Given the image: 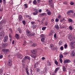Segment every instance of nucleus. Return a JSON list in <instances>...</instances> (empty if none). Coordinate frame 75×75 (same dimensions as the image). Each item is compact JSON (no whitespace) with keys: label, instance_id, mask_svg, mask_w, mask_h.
Here are the masks:
<instances>
[{"label":"nucleus","instance_id":"obj_1","mask_svg":"<svg viewBox=\"0 0 75 75\" xmlns=\"http://www.w3.org/2000/svg\"><path fill=\"white\" fill-rule=\"evenodd\" d=\"M2 51L5 54H8L10 52V50L7 49H3Z\"/></svg>","mask_w":75,"mask_h":75},{"label":"nucleus","instance_id":"obj_2","mask_svg":"<svg viewBox=\"0 0 75 75\" xmlns=\"http://www.w3.org/2000/svg\"><path fill=\"white\" fill-rule=\"evenodd\" d=\"M8 39V36H5L4 38L3 41L4 42H6L7 41Z\"/></svg>","mask_w":75,"mask_h":75},{"label":"nucleus","instance_id":"obj_3","mask_svg":"<svg viewBox=\"0 0 75 75\" xmlns=\"http://www.w3.org/2000/svg\"><path fill=\"white\" fill-rule=\"evenodd\" d=\"M50 48H51V49L52 50H55L56 49H57V47H54V45L52 44H51L50 45Z\"/></svg>","mask_w":75,"mask_h":75},{"label":"nucleus","instance_id":"obj_4","mask_svg":"<svg viewBox=\"0 0 75 75\" xmlns=\"http://www.w3.org/2000/svg\"><path fill=\"white\" fill-rule=\"evenodd\" d=\"M68 38L70 39V41H74L75 40V38L71 35H70L68 37Z\"/></svg>","mask_w":75,"mask_h":75},{"label":"nucleus","instance_id":"obj_5","mask_svg":"<svg viewBox=\"0 0 75 75\" xmlns=\"http://www.w3.org/2000/svg\"><path fill=\"white\" fill-rule=\"evenodd\" d=\"M7 64L8 66H11L12 65V61L9 59L7 63Z\"/></svg>","mask_w":75,"mask_h":75},{"label":"nucleus","instance_id":"obj_6","mask_svg":"<svg viewBox=\"0 0 75 75\" xmlns=\"http://www.w3.org/2000/svg\"><path fill=\"white\" fill-rule=\"evenodd\" d=\"M46 12H47V15L48 16H50L51 15V12L50 11V10L47 9L46 10Z\"/></svg>","mask_w":75,"mask_h":75},{"label":"nucleus","instance_id":"obj_7","mask_svg":"<svg viewBox=\"0 0 75 75\" xmlns=\"http://www.w3.org/2000/svg\"><path fill=\"white\" fill-rule=\"evenodd\" d=\"M71 62V61L69 59H66L63 62L64 64H67V63H69Z\"/></svg>","mask_w":75,"mask_h":75},{"label":"nucleus","instance_id":"obj_8","mask_svg":"<svg viewBox=\"0 0 75 75\" xmlns=\"http://www.w3.org/2000/svg\"><path fill=\"white\" fill-rule=\"evenodd\" d=\"M31 52L33 54H37V50L35 49H34L31 50Z\"/></svg>","mask_w":75,"mask_h":75},{"label":"nucleus","instance_id":"obj_9","mask_svg":"<svg viewBox=\"0 0 75 75\" xmlns=\"http://www.w3.org/2000/svg\"><path fill=\"white\" fill-rule=\"evenodd\" d=\"M4 33L3 32H1L0 33V37H4Z\"/></svg>","mask_w":75,"mask_h":75},{"label":"nucleus","instance_id":"obj_10","mask_svg":"<svg viewBox=\"0 0 75 75\" xmlns=\"http://www.w3.org/2000/svg\"><path fill=\"white\" fill-rule=\"evenodd\" d=\"M30 56L32 57V58H35L37 57V54H31L30 55Z\"/></svg>","mask_w":75,"mask_h":75},{"label":"nucleus","instance_id":"obj_11","mask_svg":"<svg viewBox=\"0 0 75 75\" xmlns=\"http://www.w3.org/2000/svg\"><path fill=\"white\" fill-rule=\"evenodd\" d=\"M70 55L71 56H75V53H74V51L72 50L70 53Z\"/></svg>","mask_w":75,"mask_h":75},{"label":"nucleus","instance_id":"obj_12","mask_svg":"<svg viewBox=\"0 0 75 75\" xmlns=\"http://www.w3.org/2000/svg\"><path fill=\"white\" fill-rule=\"evenodd\" d=\"M25 59H30V58L28 56H25L24 58L23 59L24 61L25 60Z\"/></svg>","mask_w":75,"mask_h":75},{"label":"nucleus","instance_id":"obj_13","mask_svg":"<svg viewBox=\"0 0 75 75\" xmlns=\"http://www.w3.org/2000/svg\"><path fill=\"white\" fill-rule=\"evenodd\" d=\"M15 37L16 39H18V38H19V35L18 34H16Z\"/></svg>","mask_w":75,"mask_h":75},{"label":"nucleus","instance_id":"obj_14","mask_svg":"<svg viewBox=\"0 0 75 75\" xmlns=\"http://www.w3.org/2000/svg\"><path fill=\"white\" fill-rule=\"evenodd\" d=\"M22 15H20L18 16V19L19 21H20L21 20V18H22Z\"/></svg>","mask_w":75,"mask_h":75},{"label":"nucleus","instance_id":"obj_15","mask_svg":"<svg viewBox=\"0 0 75 75\" xmlns=\"http://www.w3.org/2000/svg\"><path fill=\"white\" fill-rule=\"evenodd\" d=\"M59 67H57L55 69V70L54 71V73H57V72L59 70Z\"/></svg>","mask_w":75,"mask_h":75},{"label":"nucleus","instance_id":"obj_16","mask_svg":"<svg viewBox=\"0 0 75 75\" xmlns=\"http://www.w3.org/2000/svg\"><path fill=\"white\" fill-rule=\"evenodd\" d=\"M21 56H22L21 54H18V58L21 59L22 58V57H21Z\"/></svg>","mask_w":75,"mask_h":75},{"label":"nucleus","instance_id":"obj_17","mask_svg":"<svg viewBox=\"0 0 75 75\" xmlns=\"http://www.w3.org/2000/svg\"><path fill=\"white\" fill-rule=\"evenodd\" d=\"M63 43V42H62V41H60L58 43L59 45H62Z\"/></svg>","mask_w":75,"mask_h":75},{"label":"nucleus","instance_id":"obj_18","mask_svg":"<svg viewBox=\"0 0 75 75\" xmlns=\"http://www.w3.org/2000/svg\"><path fill=\"white\" fill-rule=\"evenodd\" d=\"M38 64V62H37L34 65V68H36L37 67V65Z\"/></svg>","mask_w":75,"mask_h":75},{"label":"nucleus","instance_id":"obj_19","mask_svg":"<svg viewBox=\"0 0 75 75\" xmlns=\"http://www.w3.org/2000/svg\"><path fill=\"white\" fill-rule=\"evenodd\" d=\"M36 28V26L35 25H32L31 27V28H33V29H35Z\"/></svg>","mask_w":75,"mask_h":75},{"label":"nucleus","instance_id":"obj_20","mask_svg":"<svg viewBox=\"0 0 75 75\" xmlns=\"http://www.w3.org/2000/svg\"><path fill=\"white\" fill-rule=\"evenodd\" d=\"M74 43H75V41L71 42L70 43V46H72V45H74Z\"/></svg>","mask_w":75,"mask_h":75},{"label":"nucleus","instance_id":"obj_21","mask_svg":"<svg viewBox=\"0 0 75 75\" xmlns=\"http://www.w3.org/2000/svg\"><path fill=\"white\" fill-rule=\"evenodd\" d=\"M62 69L63 72H65V71H66V68H65V66L63 67Z\"/></svg>","mask_w":75,"mask_h":75},{"label":"nucleus","instance_id":"obj_22","mask_svg":"<svg viewBox=\"0 0 75 75\" xmlns=\"http://www.w3.org/2000/svg\"><path fill=\"white\" fill-rule=\"evenodd\" d=\"M55 28L57 29V30H59V26H58V25H55Z\"/></svg>","mask_w":75,"mask_h":75},{"label":"nucleus","instance_id":"obj_23","mask_svg":"<svg viewBox=\"0 0 75 75\" xmlns=\"http://www.w3.org/2000/svg\"><path fill=\"white\" fill-rule=\"evenodd\" d=\"M53 35V33L51 31L49 34V36H51V35Z\"/></svg>","mask_w":75,"mask_h":75},{"label":"nucleus","instance_id":"obj_24","mask_svg":"<svg viewBox=\"0 0 75 75\" xmlns=\"http://www.w3.org/2000/svg\"><path fill=\"white\" fill-rule=\"evenodd\" d=\"M40 15L41 16H42H42H46V15H47V14L45 13H40Z\"/></svg>","mask_w":75,"mask_h":75},{"label":"nucleus","instance_id":"obj_25","mask_svg":"<svg viewBox=\"0 0 75 75\" xmlns=\"http://www.w3.org/2000/svg\"><path fill=\"white\" fill-rule=\"evenodd\" d=\"M3 23H4V22L3 21H1V22L0 23V27H1V25H2L3 24Z\"/></svg>","mask_w":75,"mask_h":75},{"label":"nucleus","instance_id":"obj_26","mask_svg":"<svg viewBox=\"0 0 75 75\" xmlns=\"http://www.w3.org/2000/svg\"><path fill=\"white\" fill-rule=\"evenodd\" d=\"M33 3L34 4H37V1L36 0H34L33 2Z\"/></svg>","mask_w":75,"mask_h":75},{"label":"nucleus","instance_id":"obj_27","mask_svg":"<svg viewBox=\"0 0 75 75\" xmlns=\"http://www.w3.org/2000/svg\"><path fill=\"white\" fill-rule=\"evenodd\" d=\"M40 37H41V38H44V37H45V36L44 35H43V34H41L40 35Z\"/></svg>","mask_w":75,"mask_h":75},{"label":"nucleus","instance_id":"obj_28","mask_svg":"<svg viewBox=\"0 0 75 75\" xmlns=\"http://www.w3.org/2000/svg\"><path fill=\"white\" fill-rule=\"evenodd\" d=\"M26 33L28 35L30 33V32L28 30H26Z\"/></svg>","mask_w":75,"mask_h":75},{"label":"nucleus","instance_id":"obj_29","mask_svg":"<svg viewBox=\"0 0 75 75\" xmlns=\"http://www.w3.org/2000/svg\"><path fill=\"white\" fill-rule=\"evenodd\" d=\"M46 28H47L46 27H43L42 28V30H43V31H44V30H45V29H46Z\"/></svg>","mask_w":75,"mask_h":75},{"label":"nucleus","instance_id":"obj_30","mask_svg":"<svg viewBox=\"0 0 75 75\" xmlns=\"http://www.w3.org/2000/svg\"><path fill=\"white\" fill-rule=\"evenodd\" d=\"M49 4H52V0H49Z\"/></svg>","mask_w":75,"mask_h":75},{"label":"nucleus","instance_id":"obj_31","mask_svg":"<svg viewBox=\"0 0 75 75\" xmlns=\"http://www.w3.org/2000/svg\"><path fill=\"white\" fill-rule=\"evenodd\" d=\"M18 31H19V33H21V28H18Z\"/></svg>","mask_w":75,"mask_h":75},{"label":"nucleus","instance_id":"obj_32","mask_svg":"<svg viewBox=\"0 0 75 75\" xmlns=\"http://www.w3.org/2000/svg\"><path fill=\"white\" fill-rule=\"evenodd\" d=\"M45 40V38H41V41L42 42H44V41Z\"/></svg>","mask_w":75,"mask_h":75},{"label":"nucleus","instance_id":"obj_33","mask_svg":"<svg viewBox=\"0 0 75 75\" xmlns=\"http://www.w3.org/2000/svg\"><path fill=\"white\" fill-rule=\"evenodd\" d=\"M3 4L4 5H6V0H3Z\"/></svg>","mask_w":75,"mask_h":75},{"label":"nucleus","instance_id":"obj_34","mask_svg":"<svg viewBox=\"0 0 75 75\" xmlns=\"http://www.w3.org/2000/svg\"><path fill=\"white\" fill-rule=\"evenodd\" d=\"M7 43H4L3 44V47H6V46H7Z\"/></svg>","mask_w":75,"mask_h":75},{"label":"nucleus","instance_id":"obj_35","mask_svg":"<svg viewBox=\"0 0 75 75\" xmlns=\"http://www.w3.org/2000/svg\"><path fill=\"white\" fill-rule=\"evenodd\" d=\"M67 14H68V15H69V16H70L71 15V13L69 11L67 12Z\"/></svg>","mask_w":75,"mask_h":75},{"label":"nucleus","instance_id":"obj_36","mask_svg":"<svg viewBox=\"0 0 75 75\" xmlns=\"http://www.w3.org/2000/svg\"><path fill=\"white\" fill-rule=\"evenodd\" d=\"M24 7L25 8H27V4H25L24 5Z\"/></svg>","mask_w":75,"mask_h":75},{"label":"nucleus","instance_id":"obj_37","mask_svg":"<svg viewBox=\"0 0 75 75\" xmlns=\"http://www.w3.org/2000/svg\"><path fill=\"white\" fill-rule=\"evenodd\" d=\"M54 63L55 64H56V65H57L58 64V62L57 61H55L54 62Z\"/></svg>","mask_w":75,"mask_h":75},{"label":"nucleus","instance_id":"obj_38","mask_svg":"<svg viewBox=\"0 0 75 75\" xmlns=\"http://www.w3.org/2000/svg\"><path fill=\"white\" fill-rule=\"evenodd\" d=\"M60 49L61 50V51H62L64 50V47L63 46H62L60 48Z\"/></svg>","mask_w":75,"mask_h":75},{"label":"nucleus","instance_id":"obj_39","mask_svg":"<svg viewBox=\"0 0 75 75\" xmlns=\"http://www.w3.org/2000/svg\"><path fill=\"white\" fill-rule=\"evenodd\" d=\"M22 23L24 25H25V21H22Z\"/></svg>","mask_w":75,"mask_h":75},{"label":"nucleus","instance_id":"obj_40","mask_svg":"<svg viewBox=\"0 0 75 75\" xmlns=\"http://www.w3.org/2000/svg\"><path fill=\"white\" fill-rule=\"evenodd\" d=\"M69 28L70 30H72V26H69Z\"/></svg>","mask_w":75,"mask_h":75},{"label":"nucleus","instance_id":"obj_41","mask_svg":"<svg viewBox=\"0 0 75 75\" xmlns=\"http://www.w3.org/2000/svg\"><path fill=\"white\" fill-rule=\"evenodd\" d=\"M71 46V49H74V48H75V46H74V45H72V46Z\"/></svg>","mask_w":75,"mask_h":75},{"label":"nucleus","instance_id":"obj_42","mask_svg":"<svg viewBox=\"0 0 75 75\" xmlns=\"http://www.w3.org/2000/svg\"><path fill=\"white\" fill-rule=\"evenodd\" d=\"M36 71H37V72H39L40 71V69L39 68L37 69L36 70Z\"/></svg>","mask_w":75,"mask_h":75},{"label":"nucleus","instance_id":"obj_43","mask_svg":"<svg viewBox=\"0 0 75 75\" xmlns=\"http://www.w3.org/2000/svg\"><path fill=\"white\" fill-rule=\"evenodd\" d=\"M59 58H63V55L62 54L60 55Z\"/></svg>","mask_w":75,"mask_h":75},{"label":"nucleus","instance_id":"obj_44","mask_svg":"<svg viewBox=\"0 0 75 75\" xmlns=\"http://www.w3.org/2000/svg\"><path fill=\"white\" fill-rule=\"evenodd\" d=\"M55 21L56 22H58V21H59V19L58 18H56L55 20Z\"/></svg>","mask_w":75,"mask_h":75},{"label":"nucleus","instance_id":"obj_45","mask_svg":"<svg viewBox=\"0 0 75 75\" xmlns=\"http://www.w3.org/2000/svg\"><path fill=\"white\" fill-rule=\"evenodd\" d=\"M37 14H38V12H34L33 13V15H37Z\"/></svg>","mask_w":75,"mask_h":75},{"label":"nucleus","instance_id":"obj_46","mask_svg":"<svg viewBox=\"0 0 75 75\" xmlns=\"http://www.w3.org/2000/svg\"><path fill=\"white\" fill-rule=\"evenodd\" d=\"M34 11H35V12H38V9H36V8H35V9H34Z\"/></svg>","mask_w":75,"mask_h":75},{"label":"nucleus","instance_id":"obj_47","mask_svg":"<svg viewBox=\"0 0 75 75\" xmlns=\"http://www.w3.org/2000/svg\"><path fill=\"white\" fill-rule=\"evenodd\" d=\"M28 37H31V36H32V35L31 34L29 33V34L28 35Z\"/></svg>","mask_w":75,"mask_h":75},{"label":"nucleus","instance_id":"obj_48","mask_svg":"<svg viewBox=\"0 0 75 75\" xmlns=\"http://www.w3.org/2000/svg\"><path fill=\"white\" fill-rule=\"evenodd\" d=\"M25 69L26 71H28V68L27 67H25Z\"/></svg>","mask_w":75,"mask_h":75},{"label":"nucleus","instance_id":"obj_49","mask_svg":"<svg viewBox=\"0 0 75 75\" xmlns=\"http://www.w3.org/2000/svg\"><path fill=\"white\" fill-rule=\"evenodd\" d=\"M70 11V13H74V11L73 10H70L69 11Z\"/></svg>","mask_w":75,"mask_h":75},{"label":"nucleus","instance_id":"obj_50","mask_svg":"<svg viewBox=\"0 0 75 75\" xmlns=\"http://www.w3.org/2000/svg\"><path fill=\"white\" fill-rule=\"evenodd\" d=\"M74 2H71L70 3V4L71 5V6H73V5H74Z\"/></svg>","mask_w":75,"mask_h":75},{"label":"nucleus","instance_id":"obj_51","mask_svg":"<svg viewBox=\"0 0 75 75\" xmlns=\"http://www.w3.org/2000/svg\"><path fill=\"white\" fill-rule=\"evenodd\" d=\"M31 23L32 24V25H33V24H35V22L32 21L31 22Z\"/></svg>","mask_w":75,"mask_h":75},{"label":"nucleus","instance_id":"obj_52","mask_svg":"<svg viewBox=\"0 0 75 75\" xmlns=\"http://www.w3.org/2000/svg\"><path fill=\"white\" fill-rule=\"evenodd\" d=\"M68 21H69V22H72V20L70 18L68 19Z\"/></svg>","mask_w":75,"mask_h":75},{"label":"nucleus","instance_id":"obj_53","mask_svg":"<svg viewBox=\"0 0 75 75\" xmlns=\"http://www.w3.org/2000/svg\"><path fill=\"white\" fill-rule=\"evenodd\" d=\"M59 60L60 63H62V59H60Z\"/></svg>","mask_w":75,"mask_h":75},{"label":"nucleus","instance_id":"obj_54","mask_svg":"<svg viewBox=\"0 0 75 75\" xmlns=\"http://www.w3.org/2000/svg\"><path fill=\"white\" fill-rule=\"evenodd\" d=\"M32 46L33 47H35L36 46V45L35 44H33V45H32Z\"/></svg>","mask_w":75,"mask_h":75},{"label":"nucleus","instance_id":"obj_55","mask_svg":"<svg viewBox=\"0 0 75 75\" xmlns=\"http://www.w3.org/2000/svg\"><path fill=\"white\" fill-rule=\"evenodd\" d=\"M25 17L27 18V17H30V15H26L25 16Z\"/></svg>","mask_w":75,"mask_h":75},{"label":"nucleus","instance_id":"obj_56","mask_svg":"<svg viewBox=\"0 0 75 75\" xmlns=\"http://www.w3.org/2000/svg\"><path fill=\"white\" fill-rule=\"evenodd\" d=\"M2 72H3V70L2 69H0V74H1V73H2Z\"/></svg>","mask_w":75,"mask_h":75},{"label":"nucleus","instance_id":"obj_57","mask_svg":"<svg viewBox=\"0 0 75 75\" xmlns=\"http://www.w3.org/2000/svg\"><path fill=\"white\" fill-rule=\"evenodd\" d=\"M26 74H27V75H30V74L29 73V72H28V71H26Z\"/></svg>","mask_w":75,"mask_h":75},{"label":"nucleus","instance_id":"obj_58","mask_svg":"<svg viewBox=\"0 0 75 75\" xmlns=\"http://www.w3.org/2000/svg\"><path fill=\"white\" fill-rule=\"evenodd\" d=\"M45 26H47V25H48L47 22H45Z\"/></svg>","mask_w":75,"mask_h":75},{"label":"nucleus","instance_id":"obj_59","mask_svg":"<svg viewBox=\"0 0 75 75\" xmlns=\"http://www.w3.org/2000/svg\"><path fill=\"white\" fill-rule=\"evenodd\" d=\"M3 55H1L0 56V59H1V58H3Z\"/></svg>","mask_w":75,"mask_h":75},{"label":"nucleus","instance_id":"obj_60","mask_svg":"<svg viewBox=\"0 0 75 75\" xmlns=\"http://www.w3.org/2000/svg\"><path fill=\"white\" fill-rule=\"evenodd\" d=\"M3 29V27H0V31H1V30H2Z\"/></svg>","mask_w":75,"mask_h":75},{"label":"nucleus","instance_id":"obj_61","mask_svg":"<svg viewBox=\"0 0 75 75\" xmlns=\"http://www.w3.org/2000/svg\"><path fill=\"white\" fill-rule=\"evenodd\" d=\"M30 72H31V74H32V75H33V71L32 70H31Z\"/></svg>","mask_w":75,"mask_h":75},{"label":"nucleus","instance_id":"obj_62","mask_svg":"<svg viewBox=\"0 0 75 75\" xmlns=\"http://www.w3.org/2000/svg\"><path fill=\"white\" fill-rule=\"evenodd\" d=\"M68 47V46L67 45V44H65L64 45V48H67Z\"/></svg>","mask_w":75,"mask_h":75},{"label":"nucleus","instance_id":"obj_63","mask_svg":"<svg viewBox=\"0 0 75 75\" xmlns=\"http://www.w3.org/2000/svg\"><path fill=\"white\" fill-rule=\"evenodd\" d=\"M45 59V57H42V60H44V59Z\"/></svg>","mask_w":75,"mask_h":75},{"label":"nucleus","instance_id":"obj_64","mask_svg":"<svg viewBox=\"0 0 75 75\" xmlns=\"http://www.w3.org/2000/svg\"><path fill=\"white\" fill-rule=\"evenodd\" d=\"M26 44V42L25 41H24V43L23 44V45H24Z\"/></svg>","mask_w":75,"mask_h":75}]
</instances>
